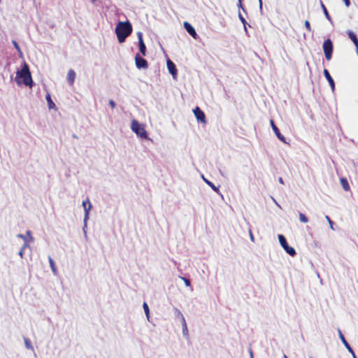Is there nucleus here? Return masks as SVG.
<instances>
[{
  "instance_id": "1",
  "label": "nucleus",
  "mask_w": 358,
  "mask_h": 358,
  "mask_svg": "<svg viewBox=\"0 0 358 358\" xmlns=\"http://www.w3.org/2000/svg\"><path fill=\"white\" fill-rule=\"evenodd\" d=\"M15 81L18 85L24 84L32 87L33 80L28 64L24 62L22 69L16 73Z\"/></svg>"
},
{
  "instance_id": "2",
  "label": "nucleus",
  "mask_w": 358,
  "mask_h": 358,
  "mask_svg": "<svg viewBox=\"0 0 358 358\" xmlns=\"http://www.w3.org/2000/svg\"><path fill=\"white\" fill-rule=\"evenodd\" d=\"M132 26L129 22H119L115 27V34L119 43H123L126 38L131 34Z\"/></svg>"
},
{
  "instance_id": "3",
  "label": "nucleus",
  "mask_w": 358,
  "mask_h": 358,
  "mask_svg": "<svg viewBox=\"0 0 358 358\" xmlns=\"http://www.w3.org/2000/svg\"><path fill=\"white\" fill-rule=\"evenodd\" d=\"M131 130L142 138H148V134L143 124H140L136 120H133L131 124Z\"/></svg>"
},
{
  "instance_id": "4",
  "label": "nucleus",
  "mask_w": 358,
  "mask_h": 358,
  "mask_svg": "<svg viewBox=\"0 0 358 358\" xmlns=\"http://www.w3.org/2000/svg\"><path fill=\"white\" fill-rule=\"evenodd\" d=\"M323 51L324 53L325 58L327 61H329L332 58L334 45L331 39L327 38L323 43L322 45Z\"/></svg>"
},
{
  "instance_id": "5",
  "label": "nucleus",
  "mask_w": 358,
  "mask_h": 358,
  "mask_svg": "<svg viewBox=\"0 0 358 358\" xmlns=\"http://www.w3.org/2000/svg\"><path fill=\"white\" fill-rule=\"evenodd\" d=\"M278 239L281 246L284 248L287 253H288L289 255L292 257L296 255L295 250L293 248L288 245L287 240L283 235H278Z\"/></svg>"
},
{
  "instance_id": "6",
  "label": "nucleus",
  "mask_w": 358,
  "mask_h": 358,
  "mask_svg": "<svg viewBox=\"0 0 358 358\" xmlns=\"http://www.w3.org/2000/svg\"><path fill=\"white\" fill-rule=\"evenodd\" d=\"M135 64L137 69H145L148 67V62L144 58L141 57L138 54H136V55L135 56Z\"/></svg>"
},
{
  "instance_id": "7",
  "label": "nucleus",
  "mask_w": 358,
  "mask_h": 358,
  "mask_svg": "<svg viewBox=\"0 0 358 358\" xmlns=\"http://www.w3.org/2000/svg\"><path fill=\"white\" fill-rule=\"evenodd\" d=\"M193 112L197 120L204 124L206 123V115L204 113L199 107H196L193 110Z\"/></svg>"
},
{
  "instance_id": "8",
  "label": "nucleus",
  "mask_w": 358,
  "mask_h": 358,
  "mask_svg": "<svg viewBox=\"0 0 358 358\" xmlns=\"http://www.w3.org/2000/svg\"><path fill=\"white\" fill-rule=\"evenodd\" d=\"M138 35V45H139V50L143 56H145L146 55V46L145 44L143 42V34L141 32H138L137 34Z\"/></svg>"
},
{
  "instance_id": "9",
  "label": "nucleus",
  "mask_w": 358,
  "mask_h": 358,
  "mask_svg": "<svg viewBox=\"0 0 358 358\" xmlns=\"http://www.w3.org/2000/svg\"><path fill=\"white\" fill-rule=\"evenodd\" d=\"M270 124H271V126L273 129V131H274L275 134L276 135V136L278 137V138L283 143H286L285 141V138L281 134V133L280 132V130L277 127V126L275 125L274 121L273 120H270Z\"/></svg>"
},
{
  "instance_id": "10",
  "label": "nucleus",
  "mask_w": 358,
  "mask_h": 358,
  "mask_svg": "<svg viewBox=\"0 0 358 358\" xmlns=\"http://www.w3.org/2000/svg\"><path fill=\"white\" fill-rule=\"evenodd\" d=\"M183 26L189 34H190L194 39L197 38L198 35L194 28L189 22H185L183 23Z\"/></svg>"
},
{
  "instance_id": "11",
  "label": "nucleus",
  "mask_w": 358,
  "mask_h": 358,
  "mask_svg": "<svg viewBox=\"0 0 358 358\" xmlns=\"http://www.w3.org/2000/svg\"><path fill=\"white\" fill-rule=\"evenodd\" d=\"M166 65L169 73L173 76V78H176L177 76V69L175 64L169 59L166 62Z\"/></svg>"
},
{
  "instance_id": "12",
  "label": "nucleus",
  "mask_w": 358,
  "mask_h": 358,
  "mask_svg": "<svg viewBox=\"0 0 358 358\" xmlns=\"http://www.w3.org/2000/svg\"><path fill=\"white\" fill-rule=\"evenodd\" d=\"M83 206L85 210V220H86L89 217L90 210L92 208V204L88 198L83 201Z\"/></svg>"
},
{
  "instance_id": "13",
  "label": "nucleus",
  "mask_w": 358,
  "mask_h": 358,
  "mask_svg": "<svg viewBox=\"0 0 358 358\" xmlns=\"http://www.w3.org/2000/svg\"><path fill=\"white\" fill-rule=\"evenodd\" d=\"M324 75L327 80H328L331 90L334 91L335 89V83L327 69L324 70Z\"/></svg>"
},
{
  "instance_id": "14",
  "label": "nucleus",
  "mask_w": 358,
  "mask_h": 358,
  "mask_svg": "<svg viewBox=\"0 0 358 358\" xmlns=\"http://www.w3.org/2000/svg\"><path fill=\"white\" fill-rule=\"evenodd\" d=\"M76 78V73L73 69H70L67 73V80L69 84L72 86L74 83Z\"/></svg>"
},
{
  "instance_id": "15",
  "label": "nucleus",
  "mask_w": 358,
  "mask_h": 358,
  "mask_svg": "<svg viewBox=\"0 0 358 358\" xmlns=\"http://www.w3.org/2000/svg\"><path fill=\"white\" fill-rule=\"evenodd\" d=\"M180 315L181 316V321L182 325V334L185 336L188 337L189 333L185 319L182 313H180Z\"/></svg>"
},
{
  "instance_id": "16",
  "label": "nucleus",
  "mask_w": 358,
  "mask_h": 358,
  "mask_svg": "<svg viewBox=\"0 0 358 358\" xmlns=\"http://www.w3.org/2000/svg\"><path fill=\"white\" fill-rule=\"evenodd\" d=\"M340 182H341V185L343 189L345 191L348 192L350 190V186L348 183V180L345 178H341Z\"/></svg>"
},
{
  "instance_id": "17",
  "label": "nucleus",
  "mask_w": 358,
  "mask_h": 358,
  "mask_svg": "<svg viewBox=\"0 0 358 358\" xmlns=\"http://www.w3.org/2000/svg\"><path fill=\"white\" fill-rule=\"evenodd\" d=\"M339 336H340V338L342 341L343 343L345 346V348L349 350V352L352 353V355H354V352H353L352 349L351 348L350 345H349V343L345 340L344 336L343 335V334L341 333V331H339Z\"/></svg>"
},
{
  "instance_id": "18",
  "label": "nucleus",
  "mask_w": 358,
  "mask_h": 358,
  "mask_svg": "<svg viewBox=\"0 0 358 358\" xmlns=\"http://www.w3.org/2000/svg\"><path fill=\"white\" fill-rule=\"evenodd\" d=\"M348 35L355 44L356 48L358 49V39L357 38V36L352 31L350 30L348 31Z\"/></svg>"
},
{
  "instance_id": "19",
  "label": "nucleus",
  "mask_w": 358,
  "mask_h": 358,
  "mask_svg": "<svg viewBox=\"0 0 358 358\" xmlns=\"http://www.w3.org/2000/svg\"><path fill=\"white\" fill-rule=\"evenodd\" d=\"M46 101L48 102V105L50 109L55 108V104L51 99L50 94H47L45 96Z\"/></svg>"
},
{
  "instance_id": "20",
  "label": "nucleus",
  "mask_w": 358,
  "mask_h": 358,
  "mask_svg": "<svg viewBox=\"0 0 358 358\" xmlns=\"http://www.w3.org/2000/svg\"><path fill=\"white\" fill-rule=\"evenodd\" d=\"M321 7L323 10V12L326 16V17L329 20H331V16L329 15V13H328V10L327 9V8L325 7V6L324 5V3H322V1H321Z\"/></svg>"
},
{
  "instance_id": "21",
  "label": "nucleus",
  "mask_w": 358,
  "mask_h": 358,
  "mask_svg": "<svg viewBox=\"0 0 358 358\" xmlns=\"http://www.w3.org/2000/svg\"><path fill=\"white\" fill-rule=\"evenodd\" d=\"M299 220L301 222H303V223L308 222V220L307 217L303 213H299Z\"/></svg>"
},
{
  "instance_id": "22",
  "label": "nucleus",
  "mask_w": 358,
  "mask_h": 358,
  "mask_svg": "<svg viewBox=\"0 0 358 358\" xmlns=\"http://www.w3.org/2000/svg\"><path fill=\"white\" fill-rule=\"evenodd\" d=\"M48 260H49V263H50V267H51L53 273H55L56 268H55V264L53 259H52L51 257H49Z\"/></svg>"
},
{
  "instance_id": "23",
  "label": "nucleus",
  "mask_w": 358,
  "mask_h": 358,
  "mask_svg": "<svg viewBox=\"0 0 358 358\" xmlns=\"http://www.w3.org/2000/svg\"><path fill=\"white\" fill-rule=\"evenodd\" d=\"M143 307L144 311L145 313V315H146L148 319L149 320V308H148V306L146 302L143 303Z\"/></svg>"
},
{
  "instance_id": "24",
  "label": "nucleus",
  "mask_w": 358,
  "mask_h": 358,
  "mask_svg": "<svg viewBox=\"0 0 358 358\" xmlns=\"http://www.w3.org/2000/svg\"><path fill=\"white\" fill-rule=\"evenodd\" d=\"M325 218L327 219V220L329 222V224L330 226V228L334 230V222L333 221L330 219V217L328 216V215H326L325 216Z\"/></svg>"
},
{
  "instance_id": "25",
  "label": "nucleus",
  "mask_w": 358,
  "mask_h": 358,
  "mask_svg": "<svg viewBox=\"0 0 358 358\" xmlns=\"http://www.w3.org/2000/svg\"><path fill=\"white\" fill-rule=\"evenodd\" d=\"M17 237L23 239L24 241H25V243L24 245V248H25L27 245V236L26 235H23V234H18L17 235Z\"/></svg>"
},
{
  "instance_id": "26",
  "label": "nucleus",
  "mask_w": 358,
  "mask_h": 358,
  "mask_svg": "<svg viewBox=\"0 0 358 358\" xmlns=\"http://www.w3.org/2000/svg\"><path fill=\"white\" fill-rule=\"evenodd\" d=\"M206 183L212 187L213 189L217 191L218 189L214 185V184L207 180H206Z\"/></svg>"
},
{
  "instance_id": "27",
  "label": "nucleus",
  "mask_w": 358,
  "mask_h": 358,
  "mask_svg": "<svg viewBox=\"0 0 358 358\" xmlns=\"http://www.w3.org/2000/svg\"><path fill=\"white\" fill-rule=\"evenodd\" d=\"M304 24H305V27L308 29V31H311V26H310V24L309 21L308 20H306Z\"/></svg>"
},
{
  "instance_id": "28",
  "label": "nucleus",
  "mask_w": 358,
  "mask_h": 358,
  "mask_svg": "<svg viewBox=\"0 0 358 358\" xmlns=\"http://www.w3.org/2000/svg\"><path fill=\"white\" fill-rule=\"evenodd\" d=\"M13 45H14V47L15 48V49H16L18 52H21L20 48V46H19L18 43H17L15 41H13Z\"/></svg>"
},
{
  "instance_id": "29",
  "label": "nucleus",
  "mask_w": 358,
  "mask_h": 358,
  "mask_svg": "<svg viewBox=\"0 0 358 358\" xmlns=\"http://www.w3.org/2000/svg\"><path fill=\"white\" fill-rule=\"evenodd\" d=\"M25 344L27 348H31V342L28 338L24 339Z\"/></svg>"
},
{
  "instance_id": "30",
  "label": "nucleus",
  "mask_w": 358,
  "mask_h": 358,
  "mask_svg": "<svg viewBox=\"0 0 358 358\" xmlns=\"http://www.w3.org/2000/svg\"><path fill=\"white\" fill-rule=\"evenodd\" d=\"M181 279L184 281L186 286H190V281L189 279L185 278H181Z\"/></svg>"
},
{
  "instance_id": "31",
  "label": "nucleus",
  "mask_w": 358,
  "mask_h": 358,
  "mask_svg": "<svg viewBox=\"0 0 358 358\" xmlns=\"http://www.w3.org/2000/svg\"><path fill=\"white\" fill-rule=\"evenodd\" d=\"M109 105L110 106V107L113 109L115 108V103L113 100H110L109 101Z\"/></svg>"
},
{
  "instance_id": "32",
  "label": "nucleus",
  "mask_w": 358,
  "mask_h": 358,
  "mask_svg": "<svg viewBox=\"0 0 358 358\" xmlns=\"http://www.w3.org/2000/svg\"><path fill=\"white\" fill-rule=\"evenodd\" d=\"M27 236H28L29 238V241H33V238L31 236L30 231H27Z\"/></svg>"
},
{
  "instance_id": "33",
  "label": "nucleus",
  "mask_w": 358,
  "mask_h": 358,
  "mask_svg": "<svg viewBox=\"0 0 358 358\" xmlns=\"http://www.w3.org/2000/svg\"><path fill=\"white\" fill-rule=\"evenodd\" d=\"M345 3V5L347 6V7H349L350 5V0H343Z\"/></svg>"
},
{
  "instance_id": "34",
  "label": "nucleus",
  "mask_w": 358,
  "mask_h": 358,
  "mask_svg": "<svg viewBox=\"0 0 358 358\" xmlns=\"http://www.w3.org/2000/svg\"><path fill=\"white\" fill-rule=\"evenodd\" d=\"M239 17L241 21L245 24L246 23L245 18L241 14L239 15Z\"/></svg>"
},
{
  "instance_id": "35",
  "label": "nucleus",
  "mask_w": 358,
  "mask_h": 358,
  "mask_svg": "<svg viewBox=\"0 0 358 358\" xmlns=\"http://www.w3.org/2000/svg\"><path fill=\"white\" fill-rule=\"evenodd\" d=\"M24 248L23 247V248L21 249V250L19 252V255H20V256L21 257H22V256H23V253H24L23 250H24Z\"/></svg>"
},
{
  "instance_id": "36",
  "label": "nucleus",
  "mask_w": 358,
  "mask_h": 358,
  "mask_svg": "<svg viewBox=\"0 0 358 358\" xmlns=\"http://www.w3.org/2000/svg\"><path fill=\"white\" fill-rule=\"evenodd\" d=\"M250 354L251 358H253V354H252V351L251 349H250Z\"/></svg>"
},
{
  "instance_id": "37",
  "label": "nucleus",
  "mask_w": 358,
  "mask_h": 358,
  "mask_svg": "<svg viewBox=\"0 0 358 358\" xmlns=\"http://www.w3.org/2000/svg\"><path fill=\"white\" fill-rule=\"evenodd\" d=\"M280 180V182L281 183H282V178H280V180Z\"/></svg>"
},
{
  "instance_id": "38",
  "label": "nucleus",
  "mask_w": 358,
  "mask_h": 358,
  "mask_svg": "<svg viewBox=\"0 0 358 358\" xmlns=\"http://www.w3.org/2000/svg\"><path fill=\"white\" fill-rule=\"evenodd\" d=\"M259 1H260V4L262 5V0H259Z\"/></svg>"
},
{
  "instance_id": "39",
  "label": "nucleus",
  "mask_w": 358,
  "mask_h": 358,
  "mask_svg": "<svg viewBox=\"0 0 358 358\" xmlns=\"http://www.w3.org/2000/svg\"><path fill=\"white\" fill-rule=\"evenodd\" d=\"M285 358H287L286 355H285Z\"/></svg>"
}]
</instances>
